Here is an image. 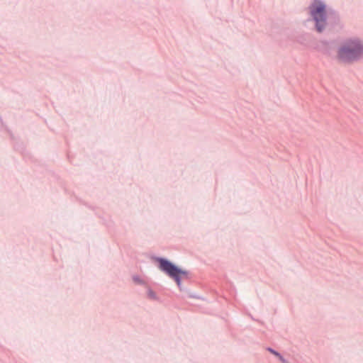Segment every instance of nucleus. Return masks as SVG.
<instances>
[{"instance_id": "7ed1b4c3", "label": "nucleus", "mask_w": 363, "mask_h": 363, "mask_svg": "<svg viewBox=\"0 0 363 363\" xmlns=\"http://www.w3.org/2000/svg\"><path fill=\"white\" fill-rule=\"evenodd\" d=\"M158 262L160 263V269L174 279L179 286L181 285V278L187 277V272L179 269L167 259L160 258Z\"/></svg>"}, {"instance_id": "20e7f679", "label": "nucleus", "mask_w": 363, "mask_h": 363, "mask_svg": "<svg viewBox=\"0 0 363 363\" xmlns=\"http://www.w3.org/2000/svg\"><path fill=\"white\" fill-rule=\"evenodd\" d=\"M269 350L272 353L274 354V355L277 356L279 357V359L281 360V361H284L283 358L281 357V356H280V354L275 352L274 350H272V349H269Z\"/></svg>"}, {"instance_id": "f257e3e1", "label": "nucleus", "mask_w": 363, "mask_h": 363, "mask_svg": "<svg viewBox=\"0 0 363 363\" xmlns=\"http://www.w3.org/2000/svg\"><path fill=\"white\" fill-rule=\"evenodd\" d=\"M363 54V45L357 40L347 41L339 50L338 56L345 62L356 60Z\"/></svg>"}, {"instance_id": "f03ea898", "label": "nucleus", "mask_w": 363, "mask_h": 363, "mask_svg": "<svg viewBox=\"0 0 363 363\" xmlns=\"http://www.w3.org/2000/svg\"><path fill=\"white\" fill-rule=\"evenodd\" d=\"M309 9L311 16L315 21L317 30L318 32H321L326 25V13L325 4L318 0H315L311 4Z\"/></svg>"}]
</instances>
